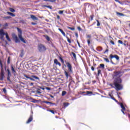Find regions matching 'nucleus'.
I'll return each instance as SVG.
<instances>
[{"label":"nucleus","mask_w":130,"mask_h":130,"mask_svg":"<svg viewBox=\"0 0 130 130\" xmlns=\"http://www.w3.org/2000/svg\"><path fill=\"white\" fill-rule=\"evenodd\" d=\"M122 80L120 77H117V78L114 80V85L115 87V89L117 91H119L122 90V85L121 84Z\"/></svg>","instance_id":"1"},{"label":"nucleus","mask_w":130,"mask_h":130,"mask_svg":"<svg viewBox=\"0 0 130 130\" xmlns=\"http://www.w3.org/2000/svg\"><path fill=\"white\" fill-rule=\"evenodd\" d=\"M17 31L19 33L18 37L19 39L21 40V41L23 42V43H26V41H25V40L24 39V38L22 37V30H21V29H20L19 27H17Z\"/></svg>","instance_id":"2"},{"label":"nucleus","mask_w":130,"mask_h":130,"mask_svg":"<svg viewBox=\"0 0 130 130\" xmlns=\"http://www.w3.org/2000/svg\"><path fill=\"white\" fill-rule=\"evenodd\" d=\"M38 49L40 52H43L46 50V47L43 44H39L38 46Z\"/></svg>","instance_id":"3"},{"label":"nucleus","mask_w":130,"mask_h":130,"mask_svg":"<svg viewBox=\"0 0 130 130\" xmlns=\"http://www.w3.org/2000/svg\"><path fill=\"white\" fill-rule=\"evenodd\" d=\"M0 66L1 68V73L0 74V81H3L4 80V77H5V74H4L3 69V63L2 61L0 60Z\"/></svg>","instance_id":"4"},{"label":"nucleus","mask_w":130,"mask_h":130,"mask_svg":"<svg viewBox=\"0 0 130 130\" xmlns=\"http://www.w3.org/2000/svg\"><path fill=\"white\" fill-rule=\"evenodd\" d=\"M120 71L114 72V75H113V79L115 80V79H117V78H120V77H121V76L119 75H120Z\"/></svg>","instance_id":"5"},{"label":"nucleus","mask_w":130,"mask_h":130,"mask_svg":"<svg viewBox=\"0 0 130 130\" xmlns=\"http://www.w3.org/2000/svg\"><path fill=\"white\" fill-rule=\"evenodd\" d=\"M5 35V32L4 31V29H0V39H1V40H3V41L5 40L4 39V36Z\"/></svg>","instance_id":"6"},{"label":"nucleus","mask_w":130,"mask_h":130,"mask_svg":"<svg viewBox=\"0 0 130 130\" xmlns=\"http://www.w3.org/2000/svg\"><path fill=\"white\" fill-rule=\"evenodd\" d=\"M12 37L15 40L16 43H20V42H21V41H20V40L19 39V38H18V37L17 36V35H16V34H13L12 35Z\"/></svg>","instance_id":"7"},{"label":"nucleus","mask_w":130,"mask_h":130,"mask_svg":"<svg viewBox=\"0 0 130 130\" xmlns=\"http://www.w3.org/2000/svg\"><path fill=\"white\" fill-rule=\"evenodd\" d=\"M66 64L67 67L68 68L69 72L70 73H73V67H72V65L69 62H66Z\"/></svg>","instance_id":"8"},{"label":"nucleus","mask_w":130,"mask_h":130,"mask_svg":"<svg viewBox=\"0 0 130 130\" xmlns=\"http://www.w3.org/2000/svg\"><path fill=\"white\" fill-rule=\"evenodd\" d=\"M118 105H120V107L122 108V109L121 110V112H122L123 114H125V113H124V111L125 110V107H124L123 104H122V103H118Z\"/></svg>","instance_id":"9"},{"label":"nucleus","mask_w":130,"mask_h":130,"mask_svg":"<svg viewBox=\"0 0 130 130\" xmlns=\"http://www.w3.org/2000/svg\"><path fill=\"white\" fill-rule=\"evenodd\" d=\"M43 103H46V104H48V105H49V106H53V105H55V104L54 103L45 101H43Z\"/></svg>","instance_id":"10"},{"label":"nucleus","mask_w":130,"mask_h":130,"mask_svg":"<svg viewBox=\"0 0 130 130\" xmlns=\"http://www.w3.org/2000/svg\"><path fill=\"white\" fill-rule=\"evenodd\" d=\"M110 58H111V59H112V58H116V59L118 60V59H119V57L117 55H112V54H111L110 55Z\"/></svg>","instance_id":"11"},{"label":"nucleus","mask_w":130,"mask_h":130,"mask_svg":"<svg viewBox=\"0 0 130 130\" xmlns=\"http://www.w3.org/2000/svg\"><path fill=\"white\" fill-rule=\"evenodd\" d=\"M54 63L56 64V66H59V67H61V64H60V63L58 62L57 59H54Z\"/></svg>","instance_id":"12"},{"label":"nucleus","mask_w":130,"mask_h":130,"mask_svg":"<svg viewBox=\"0 0 130 130\" xmlns=\"http://www.w3.org/2000/svg\"><path fill=\"white\" fill-rule=\"evenodd\" d=\"M31 77L34 80H32V81H36V80H38V81L40 80V79H39V77H38L35 75H31Z\"/></svg>","instance_id":"13"},{"label":"nucleus","mask_w":130,"mask_h":130,"mask_svg":"<svg viewBox=\"0 0 130 130\" xmlns=\"http://www.w3.org/2000/svg\"><path fill=\"white\" fill-rule=\"evenodd\" d=\"M32 120H33V115H30L28 120L26 121V123H30Z\"/></svg>","instance_id":"14"},{"label":"nucleus","mask_w":130,"mask_h":130,"mask_svg":"<svg viewBox=\"0 0 130 130\" xmlns=\"http://www.w3.org/2000/svg\"><path fill=\"white\" fill-rule=\"evenodd\" d=\"M24 77H25V78H26V79H29V80H30V81H34L35 80L31 78V77H29V75H27L26 74H24Z\"/></svg>","instance_id":"15"},{"label":"nucleus","mask_w":130,"mask_h":130,"mask_svg":"<svg viewBox=\"0 0 130 130\" xmlns=\"http://www.w3.org/2000/svg\"><path fill=\"white\" fill-rule=\"evenodd\" d=\"M116 14L118 17H124V14L121 13L116 12Z\"/></svg>","instance_id":"16"},{"label":"nucleus","mask_w":130,"mask_h":130,"mask_svg":"<svg viewBox=\"0 0 130 130\" xmlns=\"http://www.w3.org/2000/svg\"><path fill=\"white\" fill-rule=\"evenodd\" d=\"M30 18H31V19H32L34 20L37 21V20H38V18H37V17H36L35 16H34L33 15H30Z\"/></svg>","instance_id":"17"},{"label":"nucleus","mask_w":130,"mask_h":130,"mask_svg":"<svg viewBox=\"0 0 130 130\" xmlns=\"http://www.w3.org/2000/svg\"><path fill=\"white\" fill-rule=\"evenodd\" d=\"M11 71L13 75H14V76H16V70H15V69H14L13 65L11 66Z\"/></svg>","instance_id":"18"},{"label":"nucleus","mask_w":130,"mask_h":130,"mask_svg":"<svg viewBox=\"0 0 130 130\" xmlns=\"http://www.w3.org/2000/svg\"><path fill=\"white\" fill-rule=\"evenodd\" d=\"M58 30H59V31H60V32H61V34H62V35L64 36V37H66V33L64 32V31H63V30L62 29H61V28H58Z\"/></svg>","instance_id":"19"},{"label":"nucleus","mask_w":130,"mask_h":130,"mask_svg":"<svg viewBox=\"0 0 130 130\" xmlns=\"http://www.w3.org/2000/svg\"><path fill=\"white\" fill-rule=\"evenodd\" d=\"M5 36H6V38L7 39V40L9 42L11 41V39H10V37H9V34H8V32H6L5 33Z\"/></svg>","instance_id":"20"},{"label":"nucleus","mask_w":130,"mask_h":130,"mask_svg":"<svg viewBox=\"0 0 130 130\" xmlns=\"http://www.w3.org/2000/svg\"><path fill=\"white\" fill-rule=\"evenodd\" d=\"M85 95H88L89 96H91V95H93V92L91 91H87Z\"/></svg>","instance_id":"21"},{"label":"nucleus","mask_w":130,"mask_h":130,"mask_svg":"<svg viewBox=\"0 0 130 130\" xmlns=\"http://www.w3.org/2000/svg\"><path fill=\"white\" fill-rule=\"evenodd\" d=\"M7 72H8V76L12 77V73L10 71V69H7Z\"/></svg>","instance_id":"22"},{"label":"nucleus","mask_w":130,"mask_h":130,"mask_svg":"<svg viewBox=\"0 0 130 130\" xmlns=\"http://www.w3.org/2000/svg\"><path fill=\"white\" fill-rule=\"evenodd\" d=\"M7 14H8V15H10V16H12V17H15V14L13 13H11L10 12H8Z\"/></svg>","instance_id":"23"},{"label":"nucleus","mask_w":130,"mask_h":130,"mask_svg":"<svg viewBox=\"0 0 130 130\" xmlns=\"http://www.w3.org/2000/svg\"><path fill=\"white\" fill-rule=\"evenodd\" d=\"M9 10L10 11V12H12V13H15L16 12V10L12 8H10Z\"/></svg>","instance_id":"24"},{"label":"nucleus","mask_w":130,"mask_h":130,"mask_svg":"<svg viewBox=\"0 0 130 130\" xmlns=\"http://www.w3.org/2000/svg\"><path fill=\"white\" fill-rule=\"evenodd\" d=\"M103 49L102 48V47H99L98 48H97V50L98 51H99V52H101L102 50H103Z\"/></svg>","instance_id":"25"},{"label":"nucleus","mask_w":130,"mask_h":130,"mask_svg":"<svg viewBox=\"0 0 130 130\" xmlns=\"http://www.w3.org/2000/svg\"><path fill=\"white\" fill-rule=\"evenodd\" d=\"M70 105V104L65 103L63 104L64 107H68Z\"/></svg>","instance_id":"26"},{"label":"nucleus","mask_w":130,"mask_h":130,"mask_svg":"<svg viewBox=\"0 0 130 130\" xmlns=\"http://www.w3.org/2000/svg\"><path fill=\"white\" fill-rule=\"evenodd\" d=\"M67 28L68 29H70L72 31H75V27H71L68 26Z\"/></svg>","instance_id":"27"},{"label":"nucleus","mask_w":130,"mask_h":130,"mask_svg":"<svg viewBox=\"0 0 130 130\" xmlns=\"http://www.w3.org/2000/svg\"><path fill=\"white\" fill-rule=\"evenodd\" d=\"M72 55L75 59H77V56L76 55V53L72 52Z\"/></svg>","instance_id":"28"},{"label":"nucleus","mask_w":130,"mask_h":130,"mask_svg":"<svg viewBox=\"0 0 130 130\" xmlns=\"http://www.w3.org/2000/svg\"><path fill=\"white\" fill-rule=\"evenodd\" d=\"M111 99H112V100H114V101H115V102H116V103H117V104H118V103H120L119 102H118V101H117V100H116L113 97H111Z\"/></svg>","instance_id":"29"},{"label":"nucleus","mask_w":130,"mask_h":130,"mask_svg":"<svg viewBox=\"0 0 130 130\" xmlns=\"http://www.w3.org/2000/svg\"><path fill=\"white\" fill-rule=\"evenodd\" d=\"M64 74L66 76V78H69V73H68L67 71H64Z\"/></svg>","instance_id":"30"},{"label":"nucleus","mask_w":130,"mask_h":130,"mask_svg":"<svg viewBox=\"0 0 130 130\" xmlns=\"http://www.w3.org/2000/svg\"><path fill=\"white\" fill-rule=\"evenodd\" d=\"M45 38H46V40H47V41H50V38H49V37H48V36H46L45 37Z\"/></svg>","instance_id":"31"},{"label":"nucleus","mask_w":130,"mask_h":130,"mask_svg":"<svg viewBox=\"0 0 130 130\" xmlns=\"http://www.w3.org/2000/svg\"><path fill=\"white\" fill-rule=\"evenodd\" d=\"M104 59L106 62H109V59L107 58H104Z\"/></svg>","instance_id":"32"},{"label":"nucleus","mask_w":130,"mask_h":130,"mask_svg":"<svg viewBox=\"0 0 130 130\" xmlns=\"http://www.w3.org/2000/svg\"><path fill=\"white\" fill-rule=\"evenodd\" d=\"M96 21L97 22L96 26H98V27H99V26H100V25H101L100 22H99V20H96Z\"/></svg>","instance_id":"33"},{"label":"nucleus","mask_w":130,"mask_h":130,"mask_svg":"<svg viewBox=\"0 0 130 130\" xmlns=\"http://www.w3.org/2000/svg\"><path fill=\"white\" fill-rule=\"evenodd\" d=\"M11 16H5L4 17V19H6L7 20L9 19H11Z\"/></svg>","instance_id":"34"},{"label":"nucleus","mask_w":130,"mask_h":130,"mask_svg":"<svg viewBox=\"0 0 130 130\" xmlns=\"http://www.w3.org/2000/svg\"><path fill=\"white\" fill-rule=\"evenodd\" d=\"M100 67L101 68H102L103 69H105L104 67H105V66L104 65V64H100Z\"/></svg>","instance_id":"35"},{"label":"nucleus","mask_w":130,"mask_h":130,"mask_svg":"<svg viewBox=\"0 0 130 130\" xmlns=\"http://www.w3.org/2000/svg\"><path fill=\"white\" fill-rule=\"evenodd\" d=\"M66 38L67 39V41H68L69 43H72V41H71V40H70L69 37H66Z\"/></svg>","instance_id":"36"},{"label":"nucleus","mask_w":130,"mask_h":130,"mask_svg":"<svg viewBox=\"0 0 130 130\" xmlns=\"http://www.w3.org/2000/svg\"><path fill=\"white\" fill-rule=\"evenodd\" d=\"M66 94H67V91H63L62 92V96H64V95H66Z\"/></svg>","instance_id":"37"},{"label":"nucleus","mask_w":130,"mask_h":130,"mask_svg":"<svg viewBox=\"0 0 130 130\" xmlns=\"http://www.w3.org/2000/svg\"><path fill=\"white\" fill-rule=\"evenodd\" d=\"M47 111H49L50 112H51L53 114H54V111L52 110H47Z\"/></svg>","instance_id":"38"},{"label":"nucleus","mask_w":130,"mask_h":130,"mask_svg":"<svg viewBox=\"0 0 130 130\" xmlns=\"http://www.w3.org/2000/svg\"><path fill=\"white\" fill-rule=\"evenodd\" d=\"M100 74H101V70H99L98 71V76H100Z\"/></svg>","instance_id":"39"},{"label":"nucleus","mask_w":130,"mask_h":130,"mask_svg":"<svg viewBox=\"0 0 130 130\" xmlns=\"http://www.w3.org/2000/svg\"><path fill=\"white\" fill-rule=\"evenodd\" d=\"M50 1L51 3H53V2H55V0L54 1H51V0H44V2H48V1Z\"/></svg>","instance_id":"40"},{"label":"nucleus","mask_w":130,"mask_h":130,"mask_svg":"<svg viewBox=\"0 0 130 130\" xmlns=\"http://www.w3.org/2000/svg\"><path fill=\"white\" fill-rule=\"evenodd\" d=\"M118 43H119L120 44H123V42H122L121 40H118Z\"/></svg>","instance_id":"41"},{"label":"nucleus","mask_w":130,"mask_h":130,"mask_svg":"<svg viewBox=\"0 0 130 130\" xmlns=\"http://www.w3.org/2000/svg\"><path fill=\"white\" fill-rule=\"evenodd\" d=\"M3 91L4 93H5V94H6V93H7V89H6V88H3Z\"/></svg>","instance_id":"42"},{"label":"nucleus","mask_w":130,"mask_h":130,"mask_svg":"<svg viewBox=\"0 0 130 130\" xmlns=\"http://www.w3.org/2000/svg\"><path fill=\"white\" fill-rule=\"evenodd\" d=\"M77 29H78V30H79V31H82L83 29L81 28V27H80V26H78V27H77Z\"/></svg>","instance_id":"43"},{"label":"nucleus","mask_w":130,"mask_h":130,"mask_svg":"<svg viewBox=\"0 0 130 130\" xmlns=\"http://www.w3.org/2000/svg\"><path fill=\"white\" fill-rule=\"evenodd\" d=\"M93 18H94V15H91L90 16V20H91V21H93Z\"/></svg>","instance_id":"44"},{"label":"nucleus","mask_w":130,"mask_h":130,"mask_svg":"<svg viewBox=\"0 0 130 130\" xmlns=\"http://www.w3.org/2000/svg\"><path fill=\"white\" fill-rule=\"evenodd\" d=\"M47 8H48V9H50V10H52V6H47Z\"/></svg>","instance_id":"45"},{"label":"nucleus","mask_w":130,"mask_h":130,"mask_svg":"<svg viewBox=\"0 0 130 130\" xmlns=\"http://www.w3.org/2000/svg\"><path fill=\"white\" fill-rule=\"evenodd\" d=\"M86 38H91V35H87Z\"/></svg>","instance_id":"46"},{"label":"nucleus","mask_w":130,"mask_h":130,"mask_svg":"<svg viewBox=\"0 0 130 130\" xmlns=\"http://www.w3.org/2000/svg\"><path fill=\"white\" fill-rule=\"evenodd\" d=\"M58 13L60 15H61L63 13V11H59Z\"/></svg>","instance_id":"47"},{"label":"nucleus","mask_w":130,"mask_h":130,"mask_svg":"<svg viewBox=\"0 0 130 130\" xmlns=\"http://www.w3.org/2000/svg\"><path fill=\"white\" fill-rule=\"evenodd\" d=\"M59 59L61 62H63V59L61 57H59Z\"/></svg>","instance_id":"48"},{"label":"nucleus","mask_w":130,"mask_h":130,"mask_svg":"<svg viewBox=\"0 0 130 130\" xmlns=\"http://www.w3.org/2000/svg\"><path fill=\"white\" fill-rule=\"evenodd\" d=\"M46 90H49V91H50V90H51V88H50V87H46Z\"/></svg>","instance_id":"49"},{"label":"nucleus","mask_w":130,"mask_h":130,"mask_svg":"<svg viewBox=\"0 0 130 130\" xmlns=\"http://www.w3.org/2000/svg\"><path fill=\"white\" fill-rule=\"evenodd\" d=\"M10 57H9L8 58V60H7V63L9 64V63H10Z\"/></svg>","instance_id":"50"},{"label":"nucleus","mask_w":130,"mask_h":130,"mask_svg":"<svg viewBox=\"0 0 130 130\" xmlns=\"http://www.w3.org/2000/svg\"><path fill=\"white\" fill-rule=\"evenodd\" d=\"M110 43H111V44H112L113 45H114L115 44L114 42H113V41H110Z\"/></svg>","instance_id":"51"},{"label":"nucleus","mask_w":130,"mask_h":130,"mask_svg":"<svg viewBox=\"0 0 130 130\" xmlns=\"http://www.w3.org/2000/svg\"><path fill=\"white\" fill-rule=\"evenodd\" d=\"M10 78H11V76H8V77H7V80H8V81H10Z\"/></svg>","instance_id":"52"},{"label":"nucleus","mask_w":130,"mask_h":130,"mask_svg":"<svg viewBox=\"0 0 130 130\" xmlns=\"http://www.w3.org/2000/svg\"><path fill=\"white\" fill-rule=\"evenodd\" d=\"M32 102H33L34 103H36V102H37V100H33Z\"/></svg>","instance_id":"53"},{"label":"nucleus","mask_w":130,"mask_h":130,"mask_svg":"<svg viewBox=\"0 0 130 130\" xmlns=\"http://www.w3.org/2000/svg\"><path fill=\"white\" fill-rule=\"evenodd\" d=\"M37 93H38V94H41V91L37 90Z\"/></svg>","instance_id":"54"},{"label":"nucleus","mask_w":130,"mask_h":130,"mask_svg":"<svg viewBox=\"0 0 130 130\" xmlns=\"http://www.w3.org/2000/svg\"><path fill=\"white\" fill-rule=\"evenodd\" d=\"M34 85V83H30V84H29V86H33Z\"/></svg>","instance_id":"55"},{"label":"nucleus","mask_w":130,"mask_h":130,"mask_svg":"<svg viewBox=\"0 0 130 130\" xmlns=\"http://www.w3.org/2000/svg\"><path fill=\"white\" fill-rule=\"evenodd\" d=\"M75 36H76L77 38L79 37V35L78 34V33H76V34H75Z\"/></svg>","instance_id":"56"},{"label":"nucleus","mask_w":130,"mask_h":130,"mask_svg":"<svg viewBox=\"0 0 130 130\" xmlns=\"http://www.w3.org/2000/svg\"><path fill=\"white\" fill-rule=\"evenodd\" d=\"M78 45L79 47H81V45H80V43H79V41H77Z\"/></svg>","instance_id":"57"},{"label":"nucleus","mask_w":130,"mask_h":130,"mask_svg":"<svg viewBox=\"0 0 130 130\" xmlns=\"http://www.w3.org/2000/svg\"><path fill=\"white\" fill-rule=\"evenodd\" d=\"M4 26H5V27H8V23H5V24H4Z\"/></svg>","instance_id":"58"},{"label":"nucleus","mask_w":130,"mask_h":130,"mask_svg":"<svg viewBox=\"0 0 130 130\" xmlns=\"http://www.w3.org/2000/svg\"><path fill=\"white\" fill-rule=\"evenodd\" d=\"M91 70L94 71H95V69L93 67H91Z\"/></svg>","instance_id":"59"},{"label":"nucleus","mask_w":130,"mask_h":130,"mask_svg":"<svg viewBox=\"0 0 130 130\" xmlns=\"http://www.w3.org/2000/svg\"><path fill=\"white\" fill-rule=\"evenodd\" d=\"M102 97L104 98H109V97L105 96H103V95H102Z\"/></svg>","instance_id":"60"},{"label":"nucleus","mask_w":130,"mask_h":130,"mask_svg":"<svg viewBox=\"0 0 130 130\" xmlns=\"http://www.w3.org/2000/svg\"><path fill=\"white\" fill-rule=\"evenodd\" d=\"M87 43L88 45L90 44V40H87Z\"/></svg>","instance_id":"61"},{"label":"nucleus","mask_w":130,"mask_h":130,"mask_svg":"<svg viewBox=\"0 0 130 130\" xmlns=\"http://www.w3.org/2000/svg\"><path fill=\"white\" fill-rule=\"evenodd\" d=\"M106 52H108V49H106L104 53H106Z\"/></svg>","instance_id":"62"},{"label":"nucleus","mask_w":130,"mask_h":130,"mask_svg":"<svg viewBox=\"0 0 130 130\" xmlns=\"http://www.w3.org/2000/svg\"><path fill=\"white\" fill-rule=\"evenodd\" d=\"M128 26L130 27V21L128 22Z\"/></svg>","instance_id":"63"},{"label":"nucleus","mask_w":130,"mask_h":130,"mask_svg":"<svg viewBox=\"0 0 130 130\" xmlns=\"http://www.w3.org/2000/svg\"><path fill=\"white\" fill-rule=\"evenodd\" d=\"M31 24H32V25H36V23L32 22V23H31Z\"/></svg>","instance_id":"64"}]
</instances>
